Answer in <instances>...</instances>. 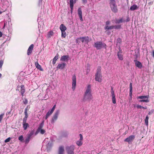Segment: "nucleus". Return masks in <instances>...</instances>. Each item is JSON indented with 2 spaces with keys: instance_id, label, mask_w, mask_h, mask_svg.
I'll return each mask as SVG.
<instances>
[{
  "instance_id": "1",
  "label": "nucleus",
  "mask_w": 154,
  "mask_h": 154,
  "mask_svg": "<svg viewBox=\"0 0 154 154\" xmlns=\"http://www.w3.org/2000/svg\"><path fill=\"white\" fill-rule=\"evenodd\" d=\"M85 91L84 93L83 100L84 101H90L93 99L91 94V85H88L85 88Z\"/></svg>"
},
{
  "instance_id": "2",
  "label": "nucleus",
  "mask_w": 154,
  "mask_h": 154,
  "mask_svg": "<svg viewBox=\"0 0 154 154\" xmlns=\"http://www.w3.org/2000/svg\"><path fill=\"white\" fill-rule=\"evenodd\" d=\"M106 44L101 41H97L94 45V47L97 50H100L103 48H106Z\"/></svg>"
},
{
  "instance_id": "3",
  "label": "nucleus",
  "mask_w": 154,
  "mask_h": 154,
  "mask_svg": "<svg viewBox=\"0 0 154 154\" xmlns=\"http://www.w3.org/2000/svg\"><path fill=\"white\" fill-rule=\"evenodd\" d=\"M60 109H57L55 111L51 120V123L52 124H54L57 120L58 116L60 114Z\"/></svg>"
},
{
  "instance_id": "4",
  "label": "nucleus",
  "mask_w": 154,
  "mask_h": 154,
  "mask_svg": "<svg viewBox=\"0 0 154 154\" xmlns=\"http://www.w3.org/2000/svg\"><path fill=\"white\" fill-rule=\"evenodd\" d=\"M110 7L112 11L115 13L118 11L117 5L116 4V2L114 0H110Z\"/></svg>"
},
{
  "instance_id": "5",
  "label": "nucleus",
  "mask_w": 154,
  "mask_h": 154,
  "mask_svg": "<svg viewBox=\"0 0 154 154\" xmlns=\"http://www.w3.org/2000/svg\"><path fill=\"white\" fill-rule=\"evenodd\" d=\"M11 33L9 34H8V36H7L6 35L2 34V33L0 31V37H1L2 36H3V37L5 38H6V39L5 41L3 42V43L1 45V46H2L5 43L7 42L8 43V42L10 41L11 38Z\"/></svg>"
},
{
  "instance_id": "6",
  "label": "nucleus",
  "mask_w": 154,
  "mask_h": 154,
  "mask_svg": "<svg viewBox=\"0 0 154 154\" xmlns=\"http://www.w3.org/2000/svg\"><path fill=\"white\" fill-rule=\"evenodd\" d=\"M2 46H0V69L2 67L3 63V59H4V52L2 50L1 51V48ZM2 74L0 73V78L1 77Z\"/></svg>"
},
{
  "instance_id": "7",
  "label": "nucleus",
  "mask_w": 154,
  "mask_h": 154,
  "mask_svg": "<svg viewBox=\"0 0 154 154\" xmlns=\"http://www.w3.org/2000/svg\"><path fill=\"white\" fill-rule=\"evenodd\" d=\"M75 148V146L73 145L66 146V150L67 154H73Z\"/></svg>"
},
{
  "instance_id": "8",
  "label": "nucleus",
  "mask_w": 154,
  "mask_h": 154,
  "mask_svg": "<svg viewBox=\"0 0 154 154\" xmlns=\"http://www.w3.org/2000/svg\"><path fill=\"white\" fill-rule=\"evenodd\" d=\"M72 80V89L73 91H74L75 89L76 84V79L75 75H73Z\"/></svg>"
},
{
  "instance_id": "9",
  "label": "nucleus",
  "mask_w": 154,
  "mask_h": 154,
  "mask_svg": "<svg viewBox=\"0 0 154 154\" xmlns=\"http://www.w3.org/2000/svg\"><path fill=\"white\" fill-rule=\"evenodd\" d=\"M16 90L20 92L22 96H23V94L25 92V87L24 85H22L20 86H18Z\"/></svg>"
},
{
  "instance_id": "10",
  "label": "nucleus",
  "mask_w": 154,
  "mask_h": 154,
  "mask_svg": "<svg viewBox=\"0 0 154 154\" xmlns=\"http://www.w3.org/2000/svg\"><path fill=\"white\" fill-rule=\"evenodd\" d=\"M135 137V136L132 135L129 136L124 140L125 142H128L129 143H131L134 140Z\"/></svg>"
},
{
  "instance_id": "11",
  "label": "nucleus",
  "mask_w": 154,
  "mask_h": 154,
  "mask_svg": "<svg viewBox=\"0 0 154 154\" xmlns=\"http://www.w3.org/2000/svg\"><path fill=\"white\" fill-rule=\"evenodd\" d=\"M119 51L117 53V55L119 59L120 60H123V58L122 55V52L121 48L119 47Z\"/></svg>"
},
{
  "instance_id": "12",
  "label": "nucleus",
  "mask_w": 154,
  "mask_h": 154,
  "mask_svg": "<svg viewBox=\"0 0 154 154\" xmlns=\"http://www.w3.org/2000/svg\"><path fill=\"white\" fill-rule=\"evenodd\" d=\"M79 136L80 137V139L79 140L76 142V144L78 146H82L83 144L82 140H83V137L81 134H79Z\"/></svg>"
},
{
  "instance_id": "13",
  "label": "nucleus",
  "mask_w": 154,
  "mask_h": 154,
  "mask_svg": "<svg viewBox=\"0 0 154 154\" xmlns=\"http://www.w3.org/2000/svg\"><path fill=\"white\" fill-rule=\"evenodd\" d=\"M66 65V63H59L57 67V69H63Z\"/></svg>"
},
{
  "instance_id": "14",
  "label": "nucleus",
  "mask_w": 154,
  "mask_h": 154,
  "mask_svg": "<svg viewBox=\"0 0 154 154\" xmlns=\"http://www.w3.org/2000/svg\"><path fill=\"white\" fill-rule=\"evenodd\" d=\"M53 146L52 143L51 141L48 142L46 144V149L48 151H49Z\"/></svg>"
},
{
  "instance_id": "15",
  "label": "nucleus",
  "mask_w": 154,
  "mask_h": 154,
  "mask_svg": "<svg viewBox=\"0 0 154 154\" xmlns=\"http://www.w3.org/2000/svg\"><path fill=\"white\" fill-rule=\"evenodd\" d=\"M102 77L101 74H98L97 75H95V80L96 81L98 82H100L102 80Z\"/></svg>"
},
{
  "instance_id": "16",
  "label": "nucleus",
  "mask_w": 154,
  "mask_h": 154,
  "mask_svg": "<svg viewBox=\"0 0 154 154\" xmlns=\"http://www.w3.org/2000/svg\"><path fill=\"white\" fill-rule=\"evenodd\" d=\"M134 62L135 63V66L139 69H141L142 67V65L141 63L137 61L136 60H134Z\"/></svg>"
},
{
  "instance_id": "17",
  "label": "nucleus",
  "mask_w": 154,
  "mask_h": 154,
  "mask_svg": "<svg viewBox=\"0 0 154 154\" xmlns=\"http://www.w3.org/2000/svg\"><path fill=\"white\" fill-rule=\"evenodd\" d=\"M69 56L68 55H63L61 57L60 60L61 61H67L69 60Z\"/></svg>"
},
{
  "instance_id": "18",
  "label": "nucleus",
  "mask_w": 154,
  "mask_h": 154,
  "mask_svg": "<svg viewBox=\"0 0 154 154\" xmlns=\"http://www.w3.org/2000/svg\"><path fill=\"white\" fill-rule=\"evenodd\" d=\"M64 147L61 146H59L58 150V154H64Z\"/></svg>"
},
{
  "instance_id": "19",
  "label": "nucleus",
  "mask_w": 154,
  "mask_h": 154,
  "mask_svg": "<svg viewBox=\"0 0 154 154\" xmlns=\"http://www.w3.org/2000/svg\"><path fill=\"white\" fill-rule=\"evenodd\" d=\"M34 47V45L33 44L31 45L29 47L27 52V54L28 55H29L31 54L32 51Z\"/></svg>"
},
{
  "instance_id": "20",
  "label": "nucleus",
  "mask_w": 154,
  "mask_h": 154,
  "mask_svg": "<svg viewBox=\"0 0 154 154\" xmlns=\"http://www.w3.org/2000/svg\"><path fill=\"white\" fill-rule=\"evenodd\" d=\"M78 13L79 16V17L80 20L81 21H83V18L82 17V12L81 8H79L78 10Z\"/></svg>"
},
{
  "instance_id": "21",
  "label": "nucleus",
  "mask_w": 154,
  "mask_h": 154,
  "mask_svg": "<svg viewBox=\"0 0 154 154\" xmlns=\"http://www.w3.org/2000/svg\"><path fill=\"white\" fill-rule=\"evenodd\" d=\"M80 38L82 43L84 42L88 43L89 42V38L88 36L81 37Z\"/></svg>"
},
{
  "instance_id": "22",
  "label": "nucleus",
  "mask_w": 154,
  "mask_h": 154,
  "mask_svg": "<svg viewBox=\"0 0 154 154\" xmlns=\"http://www.w3.org/2000/svg\"><path fill=\"white\" fill-rule=\"evenodd\" d=\"M75 3V1H73V0H70V5L71 9V12L72 13V11L73 9L74 4Z\"/></svg>"
},
{
  "instance_id": "23",
  "label": "nucleus",
  "mask_w": 154,
  "mask_h": 154,
  "mask_svg": "<svg viewBox=\"0 0 154 154\" xmlns=\"http://www.w3.org/2000/svg\"><path fill=\"white\" fill-rule=\"evenodd\" d=\"M35 65L37 68L40 70L42 71L43 70V69L42 68L41 66L38 63V62H36L35 63Z\"/></svg>"
},
{
  "instance_id": "24",
  "label": "nucleus",
  "mask_w": 154,
  "mask_h": 154,
  "mask_svg": "<svg viewBox=\"0 0 154 154\" xmlns=\"http://www.w3.org/2000/svg\"><path fill=\"white\" fill-rule=\"evenodd\" d=\"M60 29L61 32H62L65 31L66 30L67 28L64 24H61L60 26Z\"/></svg>"
},
{
  "instance_id": "25",
  "label": "nucleus",
  "mask_w": 154,
  "mask_h": 154,
  "mask_svg": "<svg viewBox=\"0 0 154 154\" xmlns=\"http://www.w3.org/2000/svg\"><path fill=\"white\" fill-rule=\"evenodd\" d=\"M23 129L24 130H26L28 128L29 126V125L27 123H23Z\"/></svg>"
},
{
  "instance_id": "26",
  "label": "nucleus",
  "mask_w": 154,
  "mask_h": 154,
  "mask_svg": "<svg viewBox=\"0 0 154 154\" xmlns=\"http://www.w3.org/2000/svg\"><path fill=\"white\" fill-rule=\"evenodd\" d=\"M58 54H57L54 58L53 60V62L52 63L54 65L56 62L57 60L58 59Z\"/></svg>"
},
{
  "instance_id": "27",
  "label": "nucleus",
  "mask_w": 154,
  "mask_h": 154,
  "mask_svg": "<svg viewBox=\"0 0 154 154\" xmlns=\"http://www.w3.org/2000/svg\"><path fill=\"white\" fill-rule=\"evenodd\" d=\"M137 8L138 7L137 5H134L131 7L130 9L131 11H134L137 9Z\"/></svg>"
},
{
  "instance_id": "28",
  "label": "nucleus",
  "mask_w": 154,
  "mask_h": 154,
  "mask_svg": "<svg viewBox=\"0 0 154 154\" xmlns=\"http://www.w3.org/2000/svg\"><path fill=\"white\" fill-rule=\"evenodd\" d=\"M149 97V95H144L138 96L137 97V99H143L147 98Z\"/></svg>"
},
{
  "instance_id": "29",
  "label": "nucleus",
  "mask_w": 154,
  "mask_h": 154,
  "mask_svg": "<svg viewBox=\"0 0 154 154\" xmlns=\"http://www.w3.org/2000/svg\"><path fill=\"white\" fill-rule=\"evenodd\" d=\"M53 113L50 110L48 111V112L46 114L45 116V119L46 120L47 119L48 117L50 116Z\"/></svg>"
},
{
  "instance_id": "30",
  "label": "nucleus",
  "mask_w": 154,
  "mask_h": 154,
  "mask_svg": "<svg viewBox=\"0 0 154 154\" xmlns=\"http://www.w3.org/2000/svg\"><path fill=\"white\" fill-rule=\"evenodd\" d=\"M44 125V121H43L39 125V126L37 129L38 130H39L40 129H42V128L43 127Z\"/></svg>"
},
{
  "instance_id": "31",
  "label": "nucleus",
  "mask_w": 154,
  "mask_h": 154,
  "mask_svg": "<svg viewBox=\"0 0 154 154\" xmlns=\"http://www.w3.org/2000/svg\"><path fill=\"white\" fill-rule=\"evenodd\" d=\"M101 67L98 66L97 69V72L95 74V75H97L98 74H101Z\"/></svg>"
},
{
  "instance_id": "32",
  "label": "nucleus",
  "mask_w": 154,
  "mask_h": 154,
  "mask_svg": "<svg viewBox=\"0 0 154 154\" xmlns=\"http://www.w3.org/2000/svg\"><path fill=\"white\" fill-rule=\"evenodd\" d=\"M54 34V32L52 31H50L48 32L47 35V38H50Z\"/></svg>"
},
{
  "instance_id": "33",
  "label": "nucleus",
  "mask_w": 154,
  "mask_h": 154,
  "mask_svg": "<svg viewBox=\"0 0 154 154\" xmlns=\"http://www.w3.org/2000/svg\"><path fill=\"white\" fill-rule=\"evenodd\" d=\"M31 138L30 137L27 136V137L26 138L25 141V143L26 144H28L29 143Z\"/></svg>"
},
{
  "instance_id": "34",
  "label": "nucleus",
  "mask_w": 154,
  "mask_h": 154,
  "mask_svg": "<svg viewBox=\"0 0 154 154\" xmlns=\"http://www.w3.org/2000/svg\"><path fill=\"white\" fill-rule=\"evenodd\" d=\"M148 119H149V117L148 115H147L146 116L145 119V124L147 126H148Z\"/></svg>"
},
{
  "instance_id": "35",
  "label": "nucleus",
  "mask_w": 154,
  "mask_h": 154,
  "mask_svg": "<svg viewBox=\"0 0 154 154\" xmlns=\"http://www.w3.org/2000/svg\"><path fill=\"white\" fill-rule=\"evenodd\" d=\"M113 29V26H106L105 28L104 29L106 30H108L109 29Z\"/></svg>"
},
{
  "instance_id": "36",
  "label": "nucleus",
  "mask_w": 154,
  "mask_h": 154,
  "mask_svg": "<svg viewBox=\"0 0 154 154\" xmlns=\"http://www.w3.org/2000/svg\"><path fill=\"white\" fill-rule=\"evenodd\" d=\"M34 132L33 131H31L28 134L27 136L31 138L32 136L34 134Z\"/></svg>"
},
{
  "instance_id": "37",
  "label": "nucleus",
  "mask_w": 154,
  "mask_h": 154,
  "mask_svg": "<svg viewBox=\"0 0 154 154\" xmlns=\"http://www.w3.org/2000/svg\"><path fill=\"white\" fill-rule=\"evenodd\" d=\"M66 36V34L65 31L61 32V37L62 38H65Z\"/></svg>"
},
{
  "instance_id": "38",
  "label": "nucleus",
  "mask_w": 154,
  "mask_h": 154,
  "mask_svg": "<svg viewBox=\"0 0 154 154\" xmlns=\"http://www.w3.org/2000/svg\"><path fill=\"white\" fill-rule=\"evenodd\" d=\"M123 22V20L121 18L119 20H116L115 21V23L116 24L120 23Z\"/></svg>"
},
{
  "instance_id": "39",
  "label": "nucleus",
  "mask_w": 154,
  "mask_h": 154,
  "mask_svg": "<svg viewBox=\"0 0 154 154\" xmlns=\"http://www.w3.org/2000/svg\"><path fill=\"white\" fill-rule=\"evenodd\" d=\"M139 102H145L146 103H148L149 102V100L148 99H142L139 100Z\"/></svg>"
},
{
  "instance_id": "40",
  "label": "nucleus",
  "mask_w": 154,
  "mask_h": 154,
  "mask_svg": "<svg viewBox=\"0 0 154 154\" xmlns=\"http://www.w3.org/2000/svg\"><path fill=\"white\" fill-rule=\"evenodd\" d=\"M112 102L113 104H116V99L115 98V96H112Z\"/></svg>"
},
{
  "instance_id": "41",
  "label": "nucleus",
  "mask_w": 154,
  "mask_h": 154,
  "mask_svg": "<svg viewBox=\"0 0 154 154\" xmlns=\"http://www.w3.org/2000/svg\"><path fill=\"white\" fill-rule=\"evenodd\" d=\"M113 28L115 29H119L121 27V26L120 25L113 26Z\"/></svg>"
},
{
  "instance_id": "42",
  "label": "nucleus",
  "mask_w": 154,
  "mask_h": 154,
  "mask_svg": "<svg viewBox=\"0 0 154 154\" xmlns=\"http://www.w3.org/2000/svg\"><path fill=\"white\" fill-rule=\"evenodd\" d=\"M39 132H40V134H43L45 133V131L44 129H42L39 130Z\"/></svg>"
},
{
  "instance_id": "43",
  "label": "nucleus",
  "mask_w": 154,
  "mask_h": 154,
  "mask_svg": "<svg viewBox=\"0 0 154 154\" xmlns=\"http://www.w3.org/2000/svg\"><path fill=\"white\" fill-rule=\"evenodd\" d=\"M76 42L77 43H79L81 42V39L80 38V37L77 38L76 39Z\"/></svg>"
},
{
  "instance_id": "44",
  "label": "nucleus",
  "mask_w": 154,
  "mask_h": 154,
  "mask_svg": "<svg viewBox=\"0 0 154 154\" xmlns=\"http://www.w3.org/2000/svg\"><path fill=\"white\" fill-rule=\"evenodd\" d=\"M41 15H39L38 16V18L37 19V20L38 22V23H39V22L41 21V20L42 19V18H41Z\"/></svg>"
},
{
  "instance_id": "45",
  "label": "nucleus",
  "mask_w": 154,
  "mask_h": 154,
  "mask_svg": "<svg viewBox=\"0 0 154 154\" xmlns=\"http://www.w3.org/2000/svg\"><path fill=\"white\" fill-rule=\"evenodd\" d=\"M18 140L22 142L23 140V135H21L18 137Z\"/></svg>"
},
{
  "instance_id": "46",
  "label": "nucleus",
  "mask_w": 154,
  "mask_h": 154,
  "mask_svg": "<svg viewBox=\"0 0 154 154\" xmlns=\"http://www.w3.org/2000/svg\"><path fill=\"white\" fill-rule=\"evenodd\" d=\"M122 42V40L120 38H118L117 39V43L120 44Z\"/></svg>"
},
{
  "instance_id": "47",
  "label": "nucleus",
  "mask_w": 154,
  "mask_h": 154,
  "mask_svg": "<svg viewBox=\"0 0 154 154\" xmlns=\"http://www.w3.org/2000/svg\"><path fill=\"white\" fill-rule=\"evenodd\" d=\"M27 117L25 116L23 120V123H26V120Z\"/></svg>"
},
{
  "instance_id": "48",
  "label": "nucleus",
  "mask_w": 154,
  "mask_h": 154,
  "mask_svg": "<svg viewBox=\"0 0 154 154\" xmlns=\"http://www.w3.org/2000/svg\"><path fill=\"white\" fill-rule=\"evenodd\" d=\"M23 103L25 104H26L28 103V100L26 98H24L23 101Z\"/></svg>"
},
{
  "instance_id": "49",
  "label": "nucleus",
  "mask_w": 154,
  "mask_h": 154,
  "mask_svg": "<svg viewBox=\"0 0 154 154\" xmlns=\"http://www.w3.org/2000/svg\"><path fill=\"white\" fill-rule=\"evenodd\" d=\"M11 139V137H8V138L6 139L5 140V143H7V142H9L10 140Z\"/></svg>"
},
{
  "instance_id": "50",
  "label": "nucleus",
  "mask_w": 154,
  "mask_h": 154,
  "mask_svg": "<svg viewBox=\"0 0 154 154\" xmlns=\"http://www.w3.org/2000/svg\"><path fill=\"white\" fill-rule=\"evenodd\" d=\"M43 4V2L42 1V0H39L38 2V5L39 6H41Z\"/></svg>"
},
{
  "instance_id": "51",
  "label": "nucleus",
  "mask_w": 154,
  "mask_h": 154,
  "mask_svg": "<svg viewBox=\"0 0 154 154\" xmlns=\"http://www.w3.org/2000/svg\"><path fill=\"white\" fill-rule=\"evenodd\" d=\"M24 114L25 115V116L28 117L27 109H25Z\"/></svg>"
},
{
  "instance_id": "52",
  "label": "nucleus",
  "mask_w": 154,
  "mask_h": 154,
  "mask_svg": "<svg viewBox=\"0 0 154 154\" xmlns=\"http://www.w3.org/2000/svg\"><path fill=\"white\" fill-rule=\"evenodd\" d=\"M137 107L138 109H143V106H142L140 105H137Z\"/></svg>"
},
{
  "instance_id": "53",
  "label": "nucleus",
  "mask_w": 154,
  "mask_h": 154,
  "mask_svg": "<svg viewBox=\"0 0 154 154\" xmlns=\"http://www.w3.org/2000/svg\"><path fill=\"white\" fill-rule=\"evenodd\" d=\"M4 115L3 114H2L0 115V122L1 121Z\"/></svg>"
},
{
  "instance_id": "54",
  "label": "nucleus",
  "mask_w": 154,
  "mask_h": 154,
  "mask_svg": "<svg viewBox=\"0 0 154 154\" xmlns=\"http://www.w3.org/2000/svg\"><path fill=\"white\" fill-rule=\"evenodd\" d=\"M132 84L131 83H130V90H132Z\"/></svg>"
},
{
  "instance_id": "55",
  "label": "nucleus",
  "mask_w": 154,
  "mask_h": 154,
  "mask_svg": "<svg viewBox=\"0 0 154 154\" xmlns=\"http://www.w3.org/2000/svg\"><path fill=\"white\" fill-rule=\"evenodd\" d=\"M132 95V90H130L129 96L131 97V99Z\"/></svg>"
},
{
  "instance_id": "56",
  "label": "nucleus",
  "mask_w": 154,
  "mask_h": 154,
  "mask_svg": "<svg viewBox=\"0 0 154 154\" xmlns=\"http://www.w3.org/2000/svg\"><path fill=\"white\" fill-rule=\"evenodd\" d=\"M111 96H115V95L114 92L113 91H111Z\"/></svg>"
},
{
  "instance_id": "57",
  "label": "nucleus",
  "mask_w": 154,
  "mask_h": 154,
  "mask_svg": "<svg viewBox=\"0 0 154 154\" xmlns=\"http://www.w3.org/2000/svg\"><path fill=\"white\" fill-rule=\"evenodd\" d=\"M110 21H107L106 22V26H108V25L110 24Z\"/></svg>"
},
{
  "instance_id": "58",
  "label": "nucleus",
  "mask_w": 154,
  "mask_h": 154,
  "mask_svg": "<svg viewBox=\"0 0 154 154\" xmlns=\"http://www.w3.org/2000/svg\"><path fill=\"white\" fill-rule=\"evenodd\" d=\"M39 130L37 129L36 131L35 132V135H36L37 134H38L39 133Z\"/></svg>"
},
{
  "instance_id": "59",
  "label": "nucleus",
  "mask_w": 154,
  "mask_h": 154,
  "mask_svg": "<svg viewBox=\"0 0 154 154\" xmlns=\"http://www.w3.org/2000/svg\"><path fill=\"white\" fill-rule=\"evenodd\" d=\"M153 112V110H152L151 111H149V113H148V114L149 115H150Z\"/></svg>"
},
{
  "instance_id": "60",
  "label": "nucleus",
  "mask_w": 154,
  "mask_h": 154,
  "mask_svg": "<svg viewBox=\"0 0 154 154\" xmlns=\"http://www.w3.org/2000/svg\"><path fill=\"white\" fill-rule=\"evenodd\" d=\"M82 2L84 3H86L87 2V0H82Z\"/></svg>"
},
{
  "instance_id": "61",
  "label": "nucleus",
  "mask_w": 154,
  "mask_h": 154,
  "mask_svg": "<svg viewBox=\"0 0 154 154\" xmlns=\"http://www.w3.org/2000/svg\"><path fill=\"white\" fill-rule=\"evenodd\" d=\"M54 109H53V108H52L50 110L51 111L52 113H53V112L54 111Z\"/></svg>"
},
{
  "instance_id": "62",
  "label": "nucleus",
  "mask_w": 154,
  "mask_h": 154,
  "mask_svg": "<svg viewBox=\"0 0 154 154\" xmlns=\"http://www.w3.org/2000/svg\"><path fill=\"white\" fill-rule=\"evenodd\" d=\"M56 105H54L53 106V107L52 108H53V109H55V108H56Z\"/></svg>"
},
{
  "instance_id": "63",
  "label": "nucleus",
  "mask_w": 154,
  "mask_h": 154,
  "mask_svg": "<svg viewBox=\"0 0 154 154\" xmlns=\"http://www.w3.org/2000/svg\"><path fill=\"white\" fill-rule=\"evenodd\" d=\"M152 56L154 58V50L152 51Z\"/></svg>"
},
{
  "instance_id": "64",
  "label": "nucleus",
  "mask_w": 154,
  "mask_h": 154,
  "mask_svg": "<svg viewBox=\"0 0 154 154\" xmlns=\"http://www.w3.org/2000/svg\"><path fill=\"white\" fill-rule=\"evenodd\" d=\"M45 141L43 143V145H42V148H44V145L45 143Z\"/></svg>"
}]
</instances>
